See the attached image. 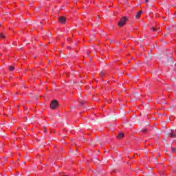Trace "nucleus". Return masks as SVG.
<instances>
[{
    "mask_svg": "<svg viewBox=\"0 0 176 176\" xmlns=\"http://www.w3.org/2000/svg\"><path fill=\"white\" fill-rule=\"evenodd\" d=\"M146 131H147L146 129H143L142 133H146Z\"/></svg>",
    "mask_w": 176,
    "mask_h": 176,
    "instance_id": "ddd939ff",
    "label": "nucleus"
},
{
    "mask_svg": "<svg viewBox=\"0 0 176 176\" xmlns=\"http://www.w3.org/2000/svg\"><path fill=\"white\" fill-rule=\"evenodd\" d=\"M100 78H102L103 76H105V73L104 72H101L100 74Z\"/></svg>",
    "mask_w": 176,
    "mask_h": 176,
    "instance_id": "6e6552de",
    "label": "nucleus"
},
{
    "mask_svg": "<svg viewBox=\"0 0 176 176\" xmlns=\"http://www.w3.org/2000/svg\"><path fill=\"white\" fill-rule=\"evenodd\" d=\"M153 31L160 32V29H157L156 28H152Z\"/></svg>",
    "mask_w": 176,
    "mask_h": 176,
    "instance_id": "0eeeda50",
    "label": "nucleus"
},
{
    "mask_svg": "<svg viewBox=\"0 0 176 176\" xmlns=\"http://www.w3.org/2000/svg\"><path fill=\"white\" fill-rule=\"evenodd\" d=\"M123 137H124V134L122 133H119L118 135L117 136L118 138H123Z\"/></svg>",
    "mask_w": 176,
    "mask_h": 176,
    "instance_id": "423d86ee",
    "label": "nucleus"
},
{
    "mask_svg": "<svg viewBox=\"0 0 176 176\" xmlns=\"http://www.w3.org/2000/svg\"><path fill=\"white\" fill-rule=\"evenodd\" d=\"M9 70H10V71H14V67H13V66H10Z\"/></svg>",
    "mask_w": 176,
    "mask_h": 176,
    "instance_id": "1a4fd4ad",
    "label": "nucleus"
},
{
    "mask_svg": "<svg viewBox=\"0 0 176 176\" xmlns=\"http://www.w3.org/2000/svg\"><path fill=\"white\" fill-rule=\"evenodd\" d=\"M126 21H127V18L126 17L122 18L118 23L119 27H123L124 24H126Z\"/></svg>",
    "mask_w": 176,
    "mask_h": 176,
    "instance_id": "f03ea898",
    "label": "nucleus"
},
{
    "mask_svg": "<svg viewBox=\"0 0 176 176\" xmlns=\"http://www.w3.org/2000/svg\"><path fill=\"white\" fill-rule=\"evenodd\" d=\"M57 107H58V102L56 100H54L51 101V103H50L51 109H57Z\"/></svg>",
    "mask_w": 176,
    "mask_h": 176,
    "instance_id": "f257e3e1",
    "label": "nucleus"
},
{
    "mask_svg": "<svg viewBox=\"0 0 176 176\" xmlns=\"http://www.w3.org/2000/svg\"><path fill=\"white\" fill-rule=\"evenodd\" d=\"M172 152H176V147H171Z\"/></svg>",
    "mask_w": 176,
    "mask_h": 176,
    "instance_id": "9b49d317",
    "label": "nucleus"
},
{
    "mask_svg": "<svg viewBox=\"0 0 176 176\" xmlns=\"http://www.w3.org/2000/svg\"><path fill=\"white\" fill-rule=\"evenodd\" d=\"M170 137L171 138H174L175 137H176L175 131H172V132H171L170 134Z\"/></svg>",
    "mask_w": 176,
    "mask_h": 176,
    "instance_id": "20e7f679",
    "label": "nucleus"
},
{
    "mask_svg": "<svg viewBox=\"0 0 176 176\" xmlns=\"http://www.w3.org/2000/svg\"><path fill=\"white\" fill-rule=\"evenodd\" d=\"M58 21H60V23H61V24H65V18L64 16H60L58 18Z\"/></svg>",
    "mask_w": 176,
    "mask_h": 176,
    "instance_id": "7ed1b4c3",
    "label": "nucleus"
},
{
    "mask_svg": "<svg viewBox=\"0 0 176 176\" xmlns=\"http://www.w3.org/2000/svg\"><path fill=\"white\" fill-rule=\"evenodd\" d=\"M0 38H5V35L1 34H0Z\"/></svg>",
    "mask_w": 176,
    "mask_h": 176,
    "instance_id": "f8f14e48",
    "label": "nucleus"
},
{
    "mask_svg": "<svg viewBox=\"0 0 176 176\" xmlns=\"http://www.w3.org/2000/svg\"><path fill=\"white\" fill-rule=\"evenodd\" d=\"M79 102H80V105H85V101L79 100Z\"/></svg>",
    "mask_w": 176,
    "mask_h": 176,
    "instance_id": "9d476101",
    "label": "nucleus"
},
{
    "mask_svg": "<svg viewBox=\"0 0 176 176\" xmlns=\"http://www.w3.org/2000/svg\"><path fill=\"white\" fill-rule=\"evenodd\" d=\"M141 14H142V11H140L139 12H138L135 16L136 19H140V17H141Z\"/></svg>",
    "mask_w": 176,
    "mask_h": 176,
    "instance_id": "39448f33",
    "label": "nucleus"
},
{
    "mask_svg": "<svg viewBox=\"0 0 176 176\" xmlns=\"http://www.w3.org/2000/svg\"><path fill=\"white\" fill-rule=\"evenodd\" d=\"M146 3H148L149 2V0H145Z\"/></svg>",
    "mask_w": 176,
    "mask_h": 176,
    "instance_id": "4468645a",
    "label": "nucleus"
}]
</instances>
